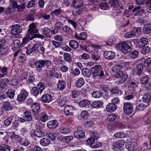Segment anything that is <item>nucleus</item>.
I'll list each match as a JSON object with an SVG mask.
<instances>
[{"instance_id": "30", "label": "nucleus", "mask_w": 151, "mask_h": 151, "mask_svg": "<svg viewBox=\"0 0 151 151\" xmlns=\"http://www.w3.org/2000/svg\"><path fill=\"white\" fill-rule=\"evenodd\" d=\"M34 38L31 36L29 34H27L22 39V45H26L29 42Z\"/></svg>"}, {"instance_id": "59", "label": "nucleus", "mask_w": 151, "mask_h": 151, "mask_svg": "<svg viewBox=\"0 0 151 151\" xmlns=\"http://www.w3.org/2000/svg\"><path fill=\"white\" fill-rule=\"evenodd\" d=\"M10 148L9 146L3 145L0 146V151H10Z\"/></svg>"}, {"instance_id": "58", "label": "nucleus", "mask_w": 151, "mask_h": 151, "mask_svg": "<svg viewBox=\"0 0 151 151\" xmlns=\"http://www.w3.org/2000/svg\"><path fill=\"white\" fill-rule=\"evenodd\" d=\"M146 107V106L143 104H139L136 107V110L137 111H143Z\"/></svg>"}, {"instance_id": "42", "label": "nucleus", "mask_w": 151, "mask_h": 151, "mask_svg": "<svg viewBox=\"0 0 151 151\" xmlns=\"http://www.w3.org/2000/svg\"><path fill=\"white\" fill-rule=\"evenodd\" d=\"M84 83L85 81L83 79L80 78L76 81V86L77 87L80 88L84 84Z\"/></svg>"}, {"instance_id": "41", "label": "nucleus", "mask_w": 151, "mask_h": 151, "mask_svg": "<svg viewBox=\"0 0 151 151\" xmlns=\"http://www.w3.org/2000/svg\"><path fill=\"white\" fill-rule=\"evenodd\" d=\"M18 142L22 145L27 146L29 144V142L26 139L24 138H20Z\"/></svg>"}, {"instance_id": "7", "label": "nucleus", "mask_w": 151, "mask_h": 151, "mask_svg": "<svg viewBox=\"0 0 151 151\" xmlns=\"http://www.w3.org/2000/svg\"><path fill=\"white\" fill-rule=\"evenodd\" d=\"M15 105V102L12 101L10 102H5L3 104V109L5 111H8L12 109Z\"/></svg>"}, {"instance_id": "2", "label": "nucleus", "mask_w": 151, "mask_h": 151, "mask_svg": "<svg viewBox=\"0 0 151 151\" xmlns=\"http://www.w3.org/2000/svg\"><path fill=\"white\" fill-rule=\"evenodd\" d=\"M16 0H10V5L6 10L5 12L7 13H12L14 11L16 8H17L18 12H20L23 11L25 7V4L23 3L22 4L18 6Z\"/></svg>"}, {"instance_id": "38", "label": "nucleus", "mask_w": 151, "mask_h": 151, "mask_svg": "<svg viewBox=\"0 0 151 151\" xmlns=\"http://www.w3.org/2000/svg\"><path fill=\"white\" fill-rule=\"evenodd\" d=\"M134 6L132 5H131L129 6L128 7V10H125L124 12V14L125 15L129 16L131 17L132 15V13H133L131 10L133 9Z\"/></svg>"}, {"instance_id": "55", "label": "nucleus", "mask_w": 151, "mask_h": 151, "mask_svg": "<svg viewBox=\"0 0 151 151\" xmlns=\"http://www.w3.org/2000/svg\"><path fill=\"white\" fill-rule=\"evenodd\" d=\"M63 57L65 60L67 62H70L72 60V56L69 53H66L63 55Z\"/></svg>"}, {"instance_id": "61", "label": "nucleus", "mask_w": 151, "mask_h": 151, "mask_svg": "<svg viewBox=\"0 0 151 151\" xmlns=\"http://www.w3.org/2000/svg\"><path fill=\"white\" fill-rule=\"evenodd\" d=\"M10 134V137L12 140H17L18 141L20 138L19 135L15 134V132H11Z\"/></svg>"}, {"instance_id": "50", "label": "nucleus", "mask_w": 151, "mask_h": 151, "mask_svg": "<svg viewBox=\"0 0 151 151\" xmlns=\"http://www.w3.org/2000/svg\"><path fill=\"white\" fill-rule=\"evenodd\" d=\"M73 139L72 136H66L63 137L62 139V141L65 143H69Z\"/></svg>"}, {"instance_id": "49", "label": "nucleus", "mask_w": 151, "mask_h": 151, "mask_svg": "<svg viewBox=\"0 0 151 151\" xmlns=\"http://www.w3.org/2000/svg\"><path fill=\"white\" fill-rule=\"evenodd\" d=\"M89 104V102L88 100L84 99L80 101L79 103V106L81 107H85Z\"/></svg>"}, {"instance_id": "24", "label": "nucleus", "mask_w": 151, "mask_h": 151, "mask_svg": "<svg viewBox=\"0 0 151 151\" xmlns=\"http://www.w3.org/2000/svg\"><path fill=\"white\" fill-rule=\"evenodd\" d=\"M57 86L58 90L62 91L65 89V82L62 80H59L57 84Z\"/></svg>"}, {"instance_id": "20", "label": "nucleus", "mask_w": 151, "mask_h": 151, "mask_svg": "<svg viewBox=\"0 0 151 151\" xmlns=\"http://www.w3.org/2000/svg\"><path fill=\"white\" fill-rule=\"evenodd\" d=\"M40 105L37 102H35L33 103L31 106V110L34 114H37L39 111L40 109Z\"/></svg>"}, {"instance_id": "4", "label": "nucleus", "mask_w": 151, "mask_h": 151, "mask_svg": "<svg viewBox=\"0 0 151 151\" xmlns=\"http://www.w3.org/2000/svg\"><path fill=\"white\" fill-rule=\"evenodd\" d=\"M45 88L44 84L42 83H38L37 87L34 86L32 88L30 93L32 95L37 97L39 93H41Z\"/></svg>"}, {"instance_id": "35", "label": "nucleus", "mask_w": 151, "mask_h": 151, "mask_svg": "<svg viewBox=\"0 0 151 151\" xmlns=\"http://www.w3.org/2000/svg\"><path fill=\"white\" fill-rule=\"evenodd\" d=\"M108 2L111 7L117 8L119 6V2L117 0H109Z\"/></svg>"}, {"instance_id": "47", "label": "nucleus", "mask_w": 151, "mask_h": 151, "mask_svg": "<svg viewBox=\"0 0 151 151\" xmlns=\"http://www.w3.org/2000/svg\"><path fill=\"white\" fill-rule=\"evenodd\" d=\"M89 116L88 111L85 110L82 111L81 114V117L83 120L87 119Z\"/></svg>"}, {"instance_id": "64", "label": "nucleus", "mask_w": 151, "mask_h": 151, "mask_svg": "<svg viewBox=\"0 0 151 151\" xmlns=\"http://www.w3.org/2000/svg\"><path fill=\"white\" fill-rule=\"evenodd\" d=\"M134 34L132 31L126 33L125 34L124 37L126 38H133L135 37Z\"/></svg>"}, {"instance_id": "48", "label": "nucleus", "mask_w": 151, "mask_h": 151, "mask_svg": "<svg viewBox=\"0 0 151 151\" xmlns=\"http://www.w3.org/2000/svg\"><path fill=\"white\" fill-rule=\"evenodd\" d=\"M92 95L94 98H99L101 96L102 93L100 91H95L92 93Z\"/></svg>"}, {"instance_id": "34", "label": "nucleus", "mask_w": 151, "mask_h": 151, "mask_svg": "<svg viewBox=\"0 0 151 151\" xmlns=\"http://www.w3.org/2000/svg\"><path fill=\"white\" fill-rule=\"evenodd\" d=\"M59 131L61 133L65 134H69L70 132V130L69 128L65 126L60 127Z\"/></svg>"}, {"instance_id": "33", "label": "nucleus", "mask_w": 151, "mask_h": 151, "mask_svg": "<svg viewBox=\"0 0 151 151\" xmlns=\"http://www.w3.org/2000/svg\"><path fill=\"white\" fill-rule=\"evenodd\" d=\"M143 31L145 33H151V24H148L145 25L143 28Z\"/></svg>"}, {"instance_id": "15", "label": "nucleus", "mask_w": 151, "mask_h": 151, "mask_svg": "<svg viewBox=\"0 0 151 151\" xmlns=\"http://www.w3.org/2000/svg\"><path fill=\"white\" fill-rule=\"evenodd\" d=\"M53 98L52 96L49 94H45L43 95L41 97V100L42 102L48 103L52 101Z\"/></svg>"}, {"instance_id": "52", "label": "nucleus", "mask_w": 151, "mask_h": 151, "mask_svg": "<svg viewBox=\"0 0 151 151\" xmlns=\"http://www.w3.org/2000/svg\"><path fill=\"white\" fill-rule=\"evenodd\" d=\"M44 60H40L35 62L34 64L37 68H41L44 67Z\"/></svg>"}, {"instance_id": "37", "label": "nucleus", "mask_w": 151, "mask_h": 151, "mask_svg": "<svg viewBox=\"0 0 151 151\" xmlns=\"http://www.w3.org/2000/svg\"><path fill=\"white\" fill-rule=\"evenodd\" d=\"M69 46L70 47L74 49H76L79 46L78 43L75 40H71L69 42Z\"/></svg>"}, {"instance_id": "46", "label": "nucleus", "mask_w": 151, "mask_h": 151, "mask_svg": "<svg viewBox=\"0 0 151 151\" xmlns=\"http://www.w3.org/2000/svg\"><path fill=\"white\" fill-rule=\"evenodd\" d=\"M143 65L145 67H151V58H146L144 61Z\"/></svg>"}, {"instance_id": "10", "label": "nucleus", "mask_w": 151, "mask_h": 151, "mask_svg": "<svg viewBox=\"0 0 151 151\" xmlns=\"http://www.w3.org/2000/svg\"><path fill=\"white\" fill-rule=\"evenodd\" d=\"M137 85L134 82H132L130 83L128 87L129 92L131 94L136 95V94H139V92H137Z\"/></svg>"}, {"instance_id": "17", "label": "nucleus", "mask_w": 151, "mask_h": 151, "mask_svg": "<svg viewBox=\"0 0 151 151\" xmlns=\"http://www.w3.org/2000/svg\"><path fill=\"white\" fill-rule=\"evenodd\" d=\"M101 66L99 65H96L93 67L91 69L92 75L94 77L97 76L99 75V72L101 69Z\"/></svg>"}, {"instance_id": "29", "label": "nucleus", "mask_w": 151, "mask_h": 151, "mask_svg": "<svg viewBox=\"0 0 151 151\" xmlns=\"http://www.w3.org/2000/svg\"><path fill=\"white\" fill-rule=\"evenodd\" d=\"M23 115V118L25 119V121H29L32 120V114L29 111H26L24 113Z\"/></svg>"}, {"instance_id": "63", "label": "nucleus", "mask_w": 151, "mask_h": 151, "mask_svg": "<svg viewBox=\"0 0 151 151\" xmlns=\"http://www.w3.org/2000/svg\"><path fill=\"white\" fill-rule=\"evenodd\" d=\"M8 48L5 46L0 48V55H3L7 52L8 51Z\"/></svg>"}, {"instance_id": "44", "label": "nucleus", "mask_w": 151, "mask_h": 151, "mask_svg": "<svg viewBox=\"0 0 151 151\" xmlns=\"http://www.w3.org/2000/svg\"><path fill=\"white\" fill-rule=\"evenodd\" d=\"M119 118V116H117L114 113L111 114L109 115L107 117V120L109 122L114 121L117 118Z\"/></svg>"}, {"instance_id": "11", "label": "nucleus", "mask_w": 151, "mask_h": 151, "mask_svg": "<svg viewBox=\"0 0 151 151\" xmlns=\"http://www.w3.org/2000/svg\"><path fill=\"white\" fill-rule=\"evenodd\" d=\"M123 109L124 112L127 114H131L133 109V106L132 104L129 103H126L124 104L123 106Z\"/></svg>"}, {"instance_id": "43", "label": "nucleus", "mask_w": 151, "mask_h": 151, "mask_svg": "<svg viewBox=\"0 0 151 151\" xmlns=\"http://www.w3.org/2000/svg\"><path fill=\"white\" fill-rule=\"evenodd\" d=\"M50 141L49 139L47 138H43L41 139L40 143L41 145L43 146H46L50 144Z\"/></svg>"}, {"instance_id": "18", "label": "nucleus", "mask_w": 151, "mask_h": 151, "mask_svg": "<svg viewBox=\"0 0 151 151\" xmlns=\"http://www.w3.org/2000/svg\"><path fill=\"white\" fill-rule=\"evenodd\" d=\"M89 140L86 141L87 143L91 147L93 148H97L100 147L102 145L101 142L98 141L95 142V140L90 141Z\"/></svg>"}, {"instance_id": "31", "label": "nucleus", "mask_w": 151, "mask_h": 151, "mask_svg": "<svg viewBox=\"0 0 151 151\" xmlns=\"http://www.w3.org/2000/svg\"><path fill=\"white\" fill-rule=\"evenodd\" d=\"M32 46L31 45V44L28 45L27 47L25 48H24L22 50V52H26V54L27 55H29L33 51Z\"/></svg>"}, {"instance_id": "27", "label": "nucleus", "mask_w": 151, "mask_h": 151, "mask_svg": "<svg viewBox=\"0 0 151 151\" xmlns=\"http://www.w3.org/2000/svg\"><path fill=\"white\" fill-rule=\"evenodd\" d=\"M116 106L115 104L112 103H109L106 106V109L107 111L112 112L116 109Z\"/></svg>"}, {"instance_id": "60", "label": "nucleus", "mask_w": 151, "mask_h": 151, "mask_svg": "<svg viewBox=\"0 0 151 151\" xmlns=\"http://www.w3.org/2000/svg\"><path fill=\"white\" fill-rule=\"evenodd\" d=\"M97 48L96 45H91L88 47L87 49L85 50L86 52H87L89 53H91L93 52V51L94 50V49Z\"/></svg>"}, {"instance_id": "62", "label": "nucleus", "mask_w": 151, "mask_h": 151, "mask_svg": "<svg viewBox=\"0 0 151 151\" xmlns=\"http://www.w3.org/2000/svg\"><path fill=\"white\" fill-rule=\"evenodd\" d=\"M6 93L9 98H13L15 95V91L12 89H10L6 92Z\"/></svg>"}, {"instance_id": "51", "label": "nucleus", "mask_w": 151, "mask_h": 151, "mask_svg": "<svg viewBox=\"0 0 151 151\" xmlns=\"http://www.w3.org/2000/svg\"><path fill=\"white\" fill-rule=\"evenodd\" d=\"M22 45L20 41L19 40H17L14 41L12 46V47H14L15 48L17 49L19 48Z\"/></svg>"}, {"instance_id": "36", "label": "nucleus", "mask_w": 151, "mask_h": 151, "mask_svg": "<svg viewBox=\"0 0 151 151\" xmlns=\"http://www.w3.org/2000/svg\"><path fill=\"white\" fill-rule=\"evenodd\" d=\"M87 35L85 32H81L79 35H76L75 37L78 40H85L87 37Z\"/></svg>"}, {"instance_id": "19", "label": "nucleus", "mask_w": 151, "mask_h": 151, "mask_svg": "<svg viewBox=\"0 0 151 151\" xmlns=\"http://www.w3.org/2000/svg\"><path fill=\"white\" fill-rule=\"evenodd\" d=\"M11 31V33L14 35H15L20 33L22 31L20 26L18 24H15L12 26Z\"/></svg>"}, {"instance_id": "53", "label": "nucleus", "mask_w": 151, "mask_h": 151, "mask_svg": "<svg viewBox=\"0 0 151 151\" xmlns=\"http://www.w3.org/2000/svg\"><path fill=\"white\" fill-rule=\"evenodd\" d=\"M83 12V10L81 8L76 9L73 11L72 14L74 16H76L81 14Z\"/></svg>"}, {"instance_id": "12", "label": "nucleus", "mask_w": 151, "mask_h": 151, "mask_svg": "<svg viewBox=\"0 0 151 151\" xmlns=\"http://www.w3.org/2000/svg\"><path fill=\"white\" fill-rule=\"evenodd\" d=\"M28 95V92L26 90L22 89L20 93L18 95L17 100L19 101H23L26 99Z\"/></svg>"}, {"instance_id": "23", "label": "nucleus", "mask_w": 151, "mask_h": 151, "mask_svg": "<svg viewBox=\"0 0 151 151\" xmlns=\"http://www.w3.org/2000/svg\"><path fill=\"white\" fill-rule=\"evenodd\" d=\"M48 112V111L46 109H44L41 113V116L40 119L43 122H46L48 119L49 117L47 113Z\"/></svg>"}, {"instance_id": "21", "label": "nucleus", "mask_w": 151, "mask_h": 151, "mask_svg": "<svg viewBox=\"0 0 151 151\" xmlns=\"http://www.w3.org/2000/svg\"><path fill=\"white\" fill-rule=\"evenodd\" d=\"M132 18V17L128 15H124L123 17H121L120 21H121L123 24V27H124L127 25L129 23V19Z\"/></svg>"}, {"instance_id": "1", "label": "nucleus", "mask_w": 151, "mask_h": 151, "mask_svg": "<svg viewBox=\"0 0 151 151\" xmlns=\"http://www.w3.org/2000/svg\"><path fill=\"white\" fill-rule=\"evenodd\" d=\"M116 49L119 51H121L125 54L129 52L132 49L131 43L129 41L122 42L116 45Z\"/></svg>"}, {"instance_id": "16", "label": "nucleus", "mask_w": 151, "mask_h": 151, "mask_svg": "<svg viewBox=\"0 0 151 151\" xmlns=\"http://www.w3.org/2000/svg\"><path fill=\"white\" fill-rule=\"evenodd\" d=\"M137 46L139 48H142L147 43L148 40L145 38H140V39H137Z\"/></svg>"}, {"instance_id": "5", "label": "nucleus", "mask_w": 151, "mask_h": 151, "mask_svg": "<svg viewBox=\"0 0 151 151\" xmlns=\"http://www.w3.org/2000/svg\"><path fill=\"white\" fill-rule=\"evenodd\" d=\"M114 76L116 78H121L118 81V83L120 84L124 83L128 77V75L126 74H124L122 70L116 73L114 75Z\"/></svg>"}, {"instance_id": "45", "label": "nucleus", "mask_w": 151, "mask_h": 151, "mask_svg": "<svg viewBox=\"0 0 151 151\" xmlns=\"http://www.w3.org/2000/svg\"><path fill=\"white\" fill-rule=\"evenodd\" d=\"M123 66V65H116L113 67L112 68V71L116 73L122 70Z\"/></svg>"}, {"instance_id": "39", "label": "nucleus", "mask_w": 151, "mask_h": 151, "mask_svg": "<svg viewBox=\"0 0 151 151\" xmlns=\"http://www.w3.org/2000/svg\"><path fill=\"white\" fill-rule=\"evenodd\" d=\"M132 31L135 37H138L141 33V29L139 27H134Z\"/></svg>"}, {"instance_id": "28", "label": "nucleus", "mask_w": 151, "mask_h": 151, "mask_svg": "<svg viewBox=\"0 0 151 151\" xmlns=\"http://www.w3.org/2000/svg\"><path fill=\"white\" fill-rule=\"evenodd\" d=\"M32 135H35L38 137H42L45 136L44 132L42 131L39 129H36L31 134L32 137Z\"/></svg>"}, {"instance_id": "32", "label": "nucleus", "mask_w": 151, "mask_h": 151, "mask_svg": "<svg viewBox=\"0 0 151 151\" xmlns=\"http://www.w3.org/2000/svg\"><path fill=\"white\" fill-rule=\"evenodd\" d=\"M91 137L88 138L87 140H89L90 141H92L98 139L99 136L98 133L95 131H91L90 132V133Z\"/></svg>"}, {"instance_id": "13", "label": "nucleus", "mask_w": 151, "mask_h": 151, "mask_svg": "<svg viewBox=\"0 0 151 151\" xmlns=\"http://www.w3.org/2000/svg\"><path fill=\"white\" fill-rule=\"evenodd\" d=\"M74 107L72 106L67 105L65 106L64 109L65 114L66 116H70L73 114Z\"/></svg>"}, {"instance_id": "6", "label": "nucleus", "mask_w": 151, "mask_h": 151, "mask_svg": "<svg viewBox=\"0 0 151 151\" xmlns=\"http://www.w3.org/2000/svg\"><path fill=\"white\" fill-rule=\"evenodd\" d=\"M9 81L8 78L2 79L0 81V93H3L5 92Z\"/></svg>"}, {"instance_id": "9", "label": "nucleus", "mask_w": 151, "mask_h": 151, "mask_svg": "<svg viewBox=\"0 0 151 151\" xmlns=\"http://www.w3.org/2000/svg\"><path fill=\"white\" fill-rule=\"evenodd\" d=\"M124 144V141L123 140H120L113 144V149L115 151H120L121 148L123 147Z\"/></svg>"}, {"instance_id": "8", "label": "nucleus", "mask_w": 151, "mask_h": 151, "mask_svg": "<svg viewBox=\"0 0 151 151\" xmlns=\"http://www.w3.org/2000/svg\"><path fill=\"white\" fill-rule=\"evenodd\" d=\"M133 13L135 12L134 15L132 16V18H134V17L137 16H141L144 14V10L142 9L140 6H138L134 8L132 11Z\"/></svg>"}, {"instance_id": "25", "label": "nucleus", "mask_w": 151, "mask_h": 151, "mask_svg": "<svg viewBox=\"0 0 151 151\" xmlns=\"http://www.w3.org/2000/svg\"><path fill=\"white\" fill-rule=\"evenodd\" d=\"M103 102L101 101H93L91 104L93 108H99L103 105Z\"/></svg>"}, {"instance_id": "56", "label": "nucleus", "mask_w": 151, "mask_h": 151, "mask_svg": "<svg viewBox=\"0 0 151 151\" xmlns=\"http://www.w3.org/2000/svg\"><path fill=\"white\" fill-rule=\"evenodd\" d=\"M150 97L148 93H146L144 94L142 97V100L144 102H148L150 101Z\"/></svg>"}, {"instance_id": "26", "label": "nucleus", "mask_w": 151, "mask_h": 151, "mask_svg": "<svg viewBox=\"0 0 151 151\" xmlns=\"http://www.w3.org/2000/svg\"><path fill=\"white\" fill-rule=\"evenodd\" d=\"M84 132L81 130H78L76 131L74 133V136L76 138H81L84 136Z\"/></svg>"}, {"instance_id": "40", "label": "nucleus", "mask_w": 151, "mask_h": 151, "mask_svg": "<svg viewBox=\"0 0 151 151\" xmlns=\"http://www.w3.org/2000/svg\"><path fill=\"white\" fill-rule=\"evenodd\" d=\"M82 73L85 77L88 78L91 75V72L88 68H84L82 69Z\"/></svg>"}, {"instance_id": "54", "label": "nucleus", "mask_w": 151, "mask_h": 151, "mask_svg": "<svg viewBox=\"0 0 151 151\" xmlns=\"http://www.w3.org/2000/svg\"><path fill=\"white\" fill-rule=\"evenodd\" d=\"M143 70V66L142 63L138 64L137 66V74L138 75H140L142 72Z\"/></svg>"}, {"instance_id": "14", "label": "nucleus", "mask_w": 151, "mask_h": 151, "mask_svg": "<svg viewBox=\"0 0 151 151\" xmlns=\"http://www.w3.org/2000/svg\"><path fill=\"white\" fill-rule=\"evenodd\" d=\"M115 53L111 51H105L104 53V57L107 60L113 59L115 57Z\"/></svg>"}, {"instance_id": "57", "label": "nucleus", "mask_w": 151, "mask_h": 151, "mask_svg": "<svg viewBox=\"0 0 151 151\" xmlns=\"http://www.w3.org/2000/svg\"><path fill=\"white\" fill-rule=\"evenodd\" d=\"M13 119V116H11L6 119L4 121V123L5 125L6 126L9 125Z\"/></svg>"}, {"instance_id": "22", "label": "nucleus", "mask_w": 151, "mask_h": 151, "mask_svg": "<svg viewBox=\"0 0 151 151\" xmlns=\"http://www.w3.org/2000/svg\"><path fill=\"white\" fill-rule=\"evenodd\" d=\"M58 125V122L56 120H50L47 123V126L50 129H54L56 128Z\"/></svg>"}, {"instance_id": "3", "label": "nucleus", "mask_w": 151, "mask_h": 151, "mask_svg": "<svg viewBox=\"0 0 151 151\" xmlns=\"http://www.w3.org/2000/svg\"><path fill=\"white\" fill-rule=\"evenodd\" d=\"M27 33L34 38H39L42 39L44 38L43 35L38 33L37 26L34 23H32L29 25Z\"/></svg>"}]
</instances>
